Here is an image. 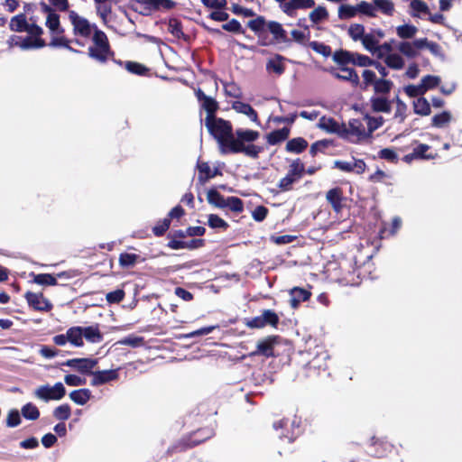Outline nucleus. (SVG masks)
Masks as SVG:
<instances>
[{
  "label": "nucleus",
  "instance_id": "1",
  "mask_svg": "<svg viewBox=\"0 0 462 462\" xmlns=\"http://www.w3.org/2000/svg\"><path fill=\"white\" fill-rule=\"evenodd\" d=\"M247 26L256 35L259 46L265 47L289 41L282 23L276 21L266 22L263 15H257L255 19L250 20Z\"/></svg>",
  "mask_w": 462,
  "mask_h": 462
},
{
  "label": "nucleus",
  "instance_id": "2",
  "mask_svg": "<svg viewBox=\"0 0 462 462\" xmlns=\"http://www.w3.org/2000/svg\"><path fill=\"white\" fill-rule=\"evenodd\" d=\"M205 125L209 134L217 141L220 152L223 154L228 153V145L233 137L232 124L220 117H206Z\"/></svg>",
  "mask_w": 462,
  "mask_h": 462
},
{
  "label": "nucleus",
  "instance_id": "3",
  "mask_svg": "<svg viewBox=\"0 0 462 462\" xmlns=\"http://www.w3.org/2000/svg\"><path fill=\"white\" fill-rule=\"evenodd\" d=\"M43 10L47 13L46 27L49 29L51 35V42L48 46L52 48L62 47L70 51L79 52L78 50L73 49L69 42L70 41L64 35L65 29L60 25V15L47 5H44Z\"/></svg>",
  "mask_w": 462,
  "mask_h": 462
},
{
  "label": "nucleus",
  "instance_id": "4",
  "mask_svg": "<svg viewBox=\"0 0 462 462\" xmlns=\"http://www.w3.org/2000/svg\"><path fill=\"white\" fill-rule=\"evenodd\" d=\"M198 433L201 434V438L192 439V436L184 435L175 442H173L166 450V454L170 457L184 453L199 444L205 442L214 436V430L211 428H204Z\"/></svg>",
  "mask_w": 462,
  "mask_h": 462
},
{
  "label": "nucleus",
  "instance_id": "5",
  "mask_svg": "<svg viewBox=\"0 0 462 462\" xmlns=\"http://www.w3.org/2000/svg\"><path fill=\"white\" fill-rule=\"evenodd\" d=\"M208 202L217 208L224 209L228 208L232 212L242 213L244 211V201L238 197H227L225 198L216 189L212 188L207 192Z\"/></svg>",
  "mask_w": 462,
  "mask_h": 462
},
{
  "label": "nucleus",
  "instance_id": "6",
  "mask_svg": "<svg viewBox=\"0 0 462 462\" xmlns=\"http://www.w3.org/2000/svg\"><path fill=\"white\" fill-rule=\"evenodd\" d=\"M66 388L62 383L58 382L54 385H42L34 391L36 398L46 402L50 401H60L66 395Z\"/></svg>",
  "mask_w": 462,
  "mask_h": 462
},
{
  "label": "nucleus",
  "instance_id": "7",
  "mask_svg": "<svg viewBox=\"0 0 462 462\" xmlns=\"http://www.w3.org/2000/svg\"><path fill=\"white\" fill-rule=\"evenodd\" d=\"M328 355L320 354L314 356L303 367V376L310 379H316L321 373L328 371Z\"/></svg>",
  "mask_w": 462,
  "mask_h": 462
},
{
  "label": "nucleus",
  "instance_id": "8",
  "mask_svg": "<svg viewBox=\"0 0 462 462\" xmlns=\"http://www.w3.org/2000/svg\"><path fill=\"white\" fill-rule=\"evenodd\" d=\"M273 428L282 430L279 437L282 439H286L288 442H293L300 434V423L296 419L290 420L289 419H282L273 423Z\"/></svg>",
  "mask_w": 462,
  "mask_h": 462
},
{
  "label": "nucleus",
  "instance_id": "9",
  "mask_svg": "<svg viewBox=\"0 0 462 462\" xmlns=\"http://www.w3.org/2000/svg\"><path fill=\"white\" fill-rule=\"evenodd\" d=\"M279 336H268L258 340L256 349L251 353V356H262L266 358L275 356L274 346L279 343Z\"/></svg>",
  "mask_w": 462,
  "mask_h": 462
},
{
  "label": "nucleus",
  "instance_id": "10",
  "mask_svg": "<svg viewBox=\"0 0 462 462\" xmlns=\"http://www.w3.org/2000/svg\"><path fill=\"white\" fill-rule=\"evenodd\" d=\"M69 21L73 26V33L84 38H88L92 32V25L88 19L81 17L75 11L69 13Z\"/></svg>",
  "mask_w": 462,
  "mask_h": 462
},
{
  "label": "nucleus",
  "instance_id": "11",
  "mask_svg": "<svg viewBox=\"0 0 462 462\" xmlns=\"http://www.w3.org/2000/svg\"><path fill=\"white\" fill-rule=\"evenodd\" d=\"M97 365V360L92 358H72L61 363L83 374H90Z\"/></svg>",
  "mask_w": 462,
  "mask_h": 462
},
{
  "label": "nucleus",
  "instance_id": "12",
  "mask_svg": "<svg viewBox=\"0 0 462 462\" xmlns=\"http://www.w3.org/2000/svg\"><path fill=\"white\" fill-rule=\"evenodd\" d=\"M195 96L201 107L207 112L206 117H214L219 108L217 101L211 97L207 96L201 88L195 90Z\"/></svg>",
  "mask_w": 462,
  "mask_h": 462
},
{
  "label": "nucleus",
  "instance_id": "13",
  "mask_svg": "<svg viewBox=\"0 0 462 462\" xmlns=\"http://www.w3.org/2000/svg\"><path fill=\"white\" fill-rule=\"evenodd\" d=\"M31 274L33 275L32 282L42 286L57 285V278L71 279L76 276L74 272L71 271L59 273L56 276L50 273Z\"/></svg>",
  "mask_w": 462,
  "mask_h": 462
},
{
  "label": "nucleus",
  "instance_id": "14",
  "mask_svg": "<svg viewBox=\"0 0 462 462\" xmlns=\"http://www.w3.org/2000/svg\"><path fill=\"white\" fill-rule=\"evenodd\" d=\"M326 199L336 213H340L344 208V191L340 187L330 189L326 193Z\"/></svg>",
  "mask_w": 462,
  "mask_h": 462
},
{
  "label": "nucleus",
  "instance_id": "15",
  "mask_svg": "<svg viewBox=\"0 0 462 462\" xmlns=\"http://www.w3.org/2000/svg\"><path fill=\"white\" fill-rule=\"evenodd\" d=\"M92 379L91 385L92 386H99L105 384L106 383L116 381L119 378L118 369H110V370H102V371H91Z\"/></svg>",
  "mask_w": 462,
  "mask_h": 462
},
{
  "label": "nucleus",
  "instance_id": "16",
  "mask_svg": "<svg viewBox=\"0 0 462 462\" xmlns=\"http://www.w3.org/2000/svg\"><path fill=\"white\" fill-rule=\"evenodd\" d=\"M137 3L143 5L149 12H156L160 10H171L177 5L173 0H137Z\"/></svg>",
  "mask_w": 462,
  "mask_h": 462
},
{
  "label": "nucleus",
  "instance_id": "17",
  "mask_svg": "<svg viewBox=\"0 0 462 462\" xmlns=\"http://www.w3.org/2000/svg\"><path fill=\"white\" fill-rule=\"evenodd\" d=\"M263 152V147L258 146L253 143L245 144L240 143V142H236L235 143V146L228 149V153H244L246 156L256 159L258 158L259 154Z\"/></svg>",
  "mask_w": 462,
  "mask_h": 462
},
{
  "label": "nucleus",
  "instance_id": "18",
  "mask_svg": "<svg viewBox=\"0 0 462 462\" xmlns=\"http://www.w3.org/2000/svg\"><path fill=\"white\" fill-rule=\"evenodd\" d=\"M315 6L314 0H290L282 6V12L290 17L295 15L297 9H309Z\"/></svg>",
  "mask_w": 462,
  "mask_h": 462
},
{
  "label": "nucleus",
  "instance_id": "19",
  "mask_svg": "<svg viewBox=\"0 0 462 462\" xmlns=\"http://www.w3.org/2000/svg\"><path fill=\"white\" fill-rule=\"evenodd\" d=\"M236 138H235V136L233 135L232 140L230 142V145H228V149L235 146V143H236V142H240V143L254 142L259 138L260 134L258 131L255 130L237 129L236 131Z\"/></svg>",
  "mask_w": 462,
  "mask_h": 462
},
{
  "label": "nucleus",
  "instance_id": "20",
  "mask_svg": "<svg viewBox=\"0 0 462 462\" xmlns=\"http://www.w3.org/2000/svg\"><path fill=\"white\" fill-rule=\"evenodd\" d=\"M290 305L292 309H297L303 301L310 300L311 292L300 287H294L290 291Z\"/></svg>",
  "mask_w": 462,
  "mask_h": 462
},
{
  "label": "nucleus",
  "instance_id": "21",
  "mask_svg": "<svg viewBox=\"0 0 462 462\" xmlns=\"http://www.w3.org/2000/svg\"><path fill=\"white\" fill-rule=\"evenodd\" d=\"M340 69L343 72V74H340L334 70L331 71V74L337 79L351 82L352 85L355 87L359 85V76L353 68L342 67Z\"/></svg>",
  "mask_w": 462,
  "mask_h": 462
},
{
  "label": "nucleus",
  "instance_id": "22",
  "mask_svg": "<svg viewBox=\"0 0 462 462\" xmlns=\"http://www.w3.org/2000/svg\"><path fill=\"white\" fill-rule=\"evenodd\" d=\"M88 56L101 63L106 62L110 57H114L115 53L111 48H99L98 46L88 47Z\"/></svg>",
  "mask_w": 462,
  "mask_h": 462
},
{
  "label": "nucleus",
  "instance_id": "23",
  "mask_svg": "<svg viewBox=\"0 0 462 462\" xmlns=\"http://www.w3.org/2000/svg\"><path fill=\"white\" fill-rule=\"evenodd\" d=\"M309 146V143L303 137H295L289 140L285 145L288 152L300 154L302 153Z\"/></svg>",
  "mask_w": 462,
  "mask_h": 462
},
{
  "label": "nucleus",
  "instance_id": "24",
  "mask_svg": "<svg viewBox=\"0 0 462 462\" xmlns=\"http://www.w3.org/2000/svg\"><path fill=\"white\" fill-rule=\"evenodd\" d=\"M233 108L236 112L247 116L253 122L260 125L258 114L251 105L241 101H236L233 103Z\"/></svg>",
  "mask_w": 462,
  "mask_h": 462
},
{
  "label": "nucleus",
  "instance_id": "25",
  "mask_svg": "<svg viewBox=\"0 0 462 462\" xmlns=\"http://www.w3.org/2000/svg\"><path fill=\"white\" fill-rule=\"evenodd\" d=\"M291 133L289 127H282L278 130H273L266 135V141L270 145H276L288 139Z\"/></svg>",
  "mask_w": 462,
  "mask_h": 462
},
{
  "label": "nucleus",
  "instance_id": "26",
  "mask_svg": "<svg viewBox=\"0 0 462 462\" xmlns=\"http://www.w3.org/2000/svg\"><path fill=\"white\" fill-rule=\"evenodd\" d=\"M31 307L35 310L48 312L52 309V304L42 294L31 292Z\"/></svg>",
  "mask_w": 462,
  "mask_h": 462
},
{
  "label": "nucleus",
  "instance_id": "27",
  "mask_svg": "<svg viewBox=\"0 0 462 462\" xmlns=\"http://www.w3.org/2000/svg\"><path fill=\"white\" fill-rule=\"evenodd\" d=\"M371 107L374 112L390 113L392 110L391 101L383 97H372L370 98Z\"/></svg>",
  "mask_w": 462,
  "mask_h": 462
},
{
  "label": "nucleus",
  "instance_id": "28",
  "mask_svg": "<svg viewBox=\"0 0 462 462\" xmlns=\"http://www.w3.org/2000/svg\"><path fill=\"white\" fill-rule=\"evenodd\" d=\"M69 399L79 405H85L92 397L91 391L88 388L74 390L69 394Z\"/></svg>",
  "mask_w": 462,
  "mask_h": 462
},
{
  "label": "nucleus",
  "instance_id": "29",
  "mask_svg": "<svg viewBox=\"0 0 462 462\" xmlns=\"http://www.w3.org/2000/svg\"><path fill=\"white\" fill-rule=\"evenodd\" d=\"M83 337L91 343H99L103 340V335L99 329L98 325L89 326L86 328L81 327Z\"/></svg>",
  "mask_w": 462,
  "mask_h": 462
},
{
  "label": "nucleus",
  "instance_id": "30",
  "mask_svg": "<svg viewBox=\"0 0 462 462\" xmlns=\"http://www.w3.org/2000/svg\"><path fill=\"white\" fill-rule=\"evenodd\" d=\"M42 33V27L34 23H31V48H42L47 45L45 41L40 37Z\"/></svg>",
  "mask_w": 462,
  "mask_h": 462
},
{
  "label": "nucleus",
  "instance_id": "31",
  "mask_svg": "<svg viewBox=\"0 0 462 462\" xmlns=\"http://www.w3.org/2000/svg\"><path fill=\"white\" fill-rule=\"evenodd\" d=\"M9 27L14 32H28L29 23L27 22L26 15L24 14H20L14 16L10 21Z\"/></svg>",
  "mask_w": 462,
  "mask_h": 462
},
{
  "label": "nucleus",
  "instance_id": "32",
  "mask_svg": "<svg viewBox=\"0 0 462 462\" xmlns=\"http://www.w3.org/2000/svg\"><path fill=\"white\" fill-rule=\"evenodd\" d=\"M168 32L178 40L187 41L188 36L183 32L182 23L177 18H171L168 23Z\"/></svg>",
  "mask_w": 462,
  "mask_h": 462
},
{
  "label": "nucleus",
  "instance_id": "33",
  "mask_svg": "<svg viewBox=\"0 0 462 462\" xmlns=\"http://www.w3.org/2000/svg\"><path fill=\"white\" fill-rule=\"evenodd\" d=\"M348 125L349 128L345 129V132L356 135L361 139L368 137L367 131H365L363 123L359 119L350 120Z\"/></svg>",
  "mask_w": 462,
  "mask_h": 462
},
{
  "label": "nucleus",
  "instance_id": "34",
  "mask_svg": "<svg viewBox=\"0 0 462 462\" xmlns=\"http://www.w3.org/2000/svg\"><path fill=\"white\" fill-rule=\"evenodd\" d=\"M305 173V166L304 163L300 161V159H296L292 161V162L289 166V170L287 174L296 180H300Z\"/></svg>",
  "mask_w": 462,
  "mask_h": 462
},
{
  "label": "nucleus",
  "instance_id": "35",
  "mask_svg": "<svg viewBox=\"0 0 462 462\" xmlns=\"http://www.w3.org/2000/svg\"><path fill=\"white\" fill-rule=\"evenodd\" d=\"M413 111L422 116H430L431 113L430 105L425 97H420L413 101Z\"/></svg>",
  "mask_w": 462,
  "mask_h": 462
},
{
  "label": "nucleus",
  "instance_id": "36",
  "mask_svg": "<svg viewBox=\"0 0 462 462\" xmlns=\"http://www.w3.org/2000/svg\"><path fill=\"white\" fill-rule=\"evenodd\" d=\"M284 58L280 55L276 54L274 59H271L266 63V69L268 71H273L277 75H282L285 71V66L282 63V60Z\"/></svg>",
  "mask_w": 462,
  "mask_h": 462
},
{
  "label": "nucleus",
  "instance_id": "37",
  "mask_svg": "<svg viewBox=\"0 0 462 462\" xmlns=\"http://www.w3.org/2000/svg\"><path fill=\"white\" fill-rule=\"evenodd\" d=\"M66 334L68 341L71 345L75 346H82L84 345L81 327H71L67 330Z\"/></svg>",
  "mask_w": 462,
  "mask_h": 462
},
{
  "label": "nucleus",
  "instance_id": "38",
  "mask_svg": "<svg viewBox=\"0 0 462 462\" xmlns=\"http://www.w3.org/2000/svg\"><path fill=\"white\" fill-rule=\"evenodd\" d=\"M71 416V407L69 403H62L52 411V417L59 421H65Z\"/></svg>",
  "mask_w": 462,
  "mask_h": 462
},
{
  "label": "nucleus",
  "instance_id": "39",
  "mask_svg": "<svg viewBox=\"0 0 462 462\" xmlns=\"http://www.w3.org/2000/svg\"><path fill=\"white\" fill-rule=\"evenodd\" d=\"M410 7L411 9L410 14L412 17H420V14H430V8L428 5L421 0H411Z\"/></svg>",
  "mask_w": 462,
  "mask_h": 462
},
{
  "label": "nucleus",
  "instance_id": "40",
  "mask_svg": "<svg viewBox=\"0 0 462 462\" xmlns=\"http://www.w3.org/2000/svg\"><path fill=\"white\" fill-rule=\"evenodd\" d=\"M328 12L325 6L319 5L314 8L310 14L309 18L312 22L313 24H318L328 18Z\"/></svg>",
  "mask_w": 462,
  "mask_h": 462
},
{
  "label": "nucleus",
  "instance_id": "41",
  "mask_svg": "<svg viewBox=\"0 0 462 462\" xmlns=\"http://www.w3.org/2000/svg\"><path fill=\"white\" fill-rule=\"evenodd\" d=\"M197 168L199 171L198 175V180L199 182L203 185L205 184L208 180L211 179V168L207 162H199L197 164Z\"/></svg>",
  "mask_w": 462,
  "mask_h": 462
},
{
  "label": "nucleus",
  "instance_id": "42",
  "mask_svg": "<svg viewBox=\"0 0 462 462\" xmlns=\"http://www.w3.org/2000/svg\"><path fill=\"white\" fill-rule=\"evenodd\" d=\"M353 52L346 50L336 51L333 54V60L336 63L342 67L352 64Z\"/></svg>",
  "mask_w": 462,
  "mask_h": 462
},
{
  "label": "nucleus",
  "instance_id": "43",
  "mask_svg": "<svg viewBox=\"0 0 462 462\" xmlns=\"http://www.w3.org/2000/svg\"><path fill=\"white\" fill-rule=\"evenodd\" d=\"M208 225L212 229H220L222 231H226L229 227L228 223L217 214L208 215Z\"/></svg>",
  "mask_w": 462,
  "mask_h": 462
},
{
  "label": "nucleus",
  "instance_id": "44",
  "mask_svg": "<svg viewBox=\"0 0 462 462\" xmlns=\"http://www.w3.org/2000/svg\"><path fill=\"white\" fill-rule=\"evenodd\" d=\"M93 27L95 28L94 35L92 38L94 43L93 46H98L102 49L111 48L106 34L103 31L97 29L96 25H93Z\"/></svg>",
  "mask_w": 462,
  "mask_h": 462
},
{
  "label": "nucleus",
  "instance_id": "45",
  "mask_svg": "<svg viewBox=\"0 0 462 462\" xmlns=\"http://www.w3.org/2000/svg\"><path fill=\"white\" fill-rule=\"evenodd\" d=\"M402 226V219L399 217H395L393 218L391 223V228H387L386 226H383L381 228L379 234L381 238H385L390 236H394L397 231L401 228Z\"/></svg>",
  "mask_w": 462,
  "mask_h": 462
},
{
  "label": "nucleus",
  "instance_id": "46",
  "mask_svg": "<svg viewBox=\"0 0 462 462\" xmlns=\"http://www.w3.org/2000/svg\"><path fill=\"white\" fill-rule=\"evenodd\" d=\"M319 127L328 133L335 134L339 133V125L338 123L332 117H325L322 116L319 120Z\"/></svg>",
  "mask_w": 462,
  "mask_h": 462
},
{
  "label": "nucleus",
  "instance_id": "47",
  "mask_svg": "<svg viewBox=\"0 0 462 462\" xmlns=\"http://www.w3.org/2000/svg\"><path fill=\"white\" fill-rule=\"evenodd\" d=\"M396 32L397 35L402 39H411L417 33L418 29L412 24H403L398 26Z\"/></svg>",
  "mask_w": 462,
  "mask_h": 462
},
{
  "label": "nucleus",
  "instance_id": "48",
  "mask_svg": "<svg viewBox=\"0 0 462 462\" xmlns=\"http://www.w3.org/2000/svg\"><path fill=\"white\" fill-rule=\"evenodd\" d=\"M365 119L366 120L367 123L368 137H370L375 130L381 127L384 122L383 116L374 117L369 115H365Z\"/></svg>",
  "mask_w": 462,
  "mask_h": 462
},
{
  "label": "nucleus",
  "instance_id": "49",
  "mask_svg": "<svg viewBox=\"0 0 462 462\" xmlns=\"http://www.w3.org/2000/svg\"><path fill=\"white\" fill-rule=\"evenodd\" d=\"M451 120V115L448 111H443L440 114L435 115L431 119V125L437 128L446 126Z\"/></svg>",
  "mask_w": 462,
  "mask_h": 462
},
{
  "label": "nucleus",
  "instance_id": "50",
  "mask_svg": "<svg viewBox=\"0 0 462 462\" xmlns=\"http://www.w3.org/2000/svg\"><path fill=\"white\" fill-rule=\"evenodd\" d=\"M262 319L265 326L277 328L279 324V316L273 310H264L262 313Z\"/></svg>",
  "mask_w": 462,
  "mask_h": 462
},
{
  "label": "nucleus",
  "instance_id": "51",
  "mask_svg": "<svg viewBox=\"0 0 462 462\" xmlns=\"http://www.w3.org/2000/svg\"><path fill=\"white\" fill-rule=\"evenodd\" d=\"M310 48H311L314 51L319 54H321L324 57H329L331 55V47L323 42H319L317 41L309 42L307 44Z\"/></svg>",
  "mask_w": 462,
  "mask_h": 462
},
{
  "label": "nucleus",
  "instance_id": "52",
  "mask_svg": "<svg viewBox=\"0 0 462 462\" xmlns=\"http://www.w3.org/2000/svg\"><path fill=\"white\" fill-rule=\"evenodd\" d=\"M385 64L393 69H401L404 67L403 59L396 53L389 54L384 59Z\"/></svg>",
  "mask_w": 462,
  "mask_h": 462
},
{
  "label": "nucleus",
  "instance_id": "53",
  "mask_svg": "<svg viewBox=\"0 0 462 462\" xmlns=\"http://www.w3.org/2000/svg\"><path fill=\"white\" fill-rule=\"evenodd\" d=\"M139 258V255L131 253H122L119 255V264L123 268L133 267Z\"/></svg>",
  "mask_w": 462,
  "mask_h": 462
},
{
  "label": "nucleus",
  "instance_id": "54",
  "mask_svg": "<svg viewBox=\"0 0 462 462\" xmlns=\"http://www.w3.org/2000/svg\"><path fill=\"white\" fill-rule=\"evenodd\" d=\"M393 83L385 79H377L374 85V90L377 94H388L392 90Z\"/></svg>",
  "mask_w": 462,
  "mask_h": 462
},
{
  "label": "nucleus",
  "instance_id": "55",
  "mask_svg": "<svg viewBox=\"0 0 462 462\" xmlns=\"http://www.w3.org/2000/svg\"><path fill=\"white\" fill-rule=\"evenodd\" d=\"M356 14V5H341L338 8V18L341 20L353 18Z\"/></svg>",
  "mask_w": 462,
  "mask_h": 462
},
{
  "label": "nucleus",
  "instance_id": "56",
  "mask_svg": "<svg viewBox=\"0 0 462 462\" xmlns=\"http://www.w3.org/2000/svg\"><path fill=\"white\" fill-rule=\"evenodd\" d=\"M374 4L377 9L386 15H393L394 12V5L390 0H374Z\"/></svg>",
  "mask_w": 462,
  "mask_h": 462
},
{
  "label": "nucleus",
  "instance_id": "57",
  "mask_svg": "<svg viewBox=\"0 0 462 462\" xmlns=\"http://www.w3.org/2000/svg\"><path fill=\"white\" fill-rule=\"evenodd\" d=\"M170 226V218L164 217L163 219L159 220L152 227V233L157 237L162 236L168 231Z\"/></svg>",
  "mask_w": 462,
  "mask_h": 462
},
{
  "label": "nucleus",
  "instance_id": "58",
  "mask_svg": "<svg viewBox=\"0 0 462 462\" xmlns=\"http://www.w3.org/2000/svg\"><path fill=\"white\" fill-rule=\"evenodd\" d=\"M398 50L408 58H415L418 55V51H416L413 43L410 42H400Z\"/></svg>",
  "mask_w": 462,
  "mask_h": 462
},
{
  "label": "nucleus",
  "instance_id": "59",
  "mask_svg": "<svg viewBox=\"0 0 462 462\" xmlns=\"http://www.w3.org/2000/svg\"><path fill=\"white\" fill-rule=\"evenodd\" d=\"M125 69L129 72L139 76H143L149 71V69L144 65L135 61H127L125 63Z\"/></svg>",
  "mask_w": 462,
  "mask_h": 462
},
{
  "label": "nucleus",
  "instance_id": "60",
  "mask_svg": "<svg viewBox=\"0 0 462 462\" xmlns=\"http://www.w3.org/2000/svg\"><path fill=\"white\" fill-rule=\"evenodd\" d=\"M352 64L359 67H369L374 64V60L366 55L353 52Z\"/></svg>",
  "mask_w": 462,
  "mask_h": 462
},
{
  "label": "nucleus",
  "instance_id": "61",
  "mask_svg": "<svg viewBox=\"0 0 462 462\" xmlns=\"http://www.w3.org/2000/svg\"><path fill=\"white\" fill-rule=\"evenodd\" d=\"M8 44L10 48L18 47L21 50H27L29 49V36L23 38L14 35L8 40Z\"/></svg>",
  "mask_w": 462,
  "mask_h": 462
},
{
  "label": "nucleus",
  "instance_id": "62",
  "mask_svg": "<svg viewBox=\"0 0 462 462\" xmlns=\"http://www.w3.org/2000/svg\"><path fill=\"white\" fill-rule=\"evenodd\" d=\"M341 282L350 286L358 285L360 283V272L358 269H354L353 272H349L348 274L344 275L341 278Z\"/></svg>",
  "mask_w": 462,
  "mask_h": 462
},
{
  "label": "nucleus",
  "instance_id": "63",
  "mask_svg": "<svg viewBox=\"0 0 462 462\" xmlns=\"http://www.w3.org/2000/svg\"><path fill=\"white\" fill-rule=\"evenodd\" d=\"M125 297V291L123 289H116L106 293V300L109 304H118L124 300Z\"/></svg>",
  "mask_w": 462,
  "mask_h": 462
},
{
  "label": "nucleus",
  "instance_id": "64",
  "mask_svg": "<svg viewBox=\"0 0 462 462\" xmlns=\"http://www.w3.org/2000/svg\"><path fill=\"white\" fill-rule=\"evenodd\" d=\"M222 29L224 31L236 34L245 33L244 28L242 27L240 22L236 19H231L228 23L222 24Z\"/></svg>",
  "mask_w": 462,
  "mask_h": 462
}]
</instances>
